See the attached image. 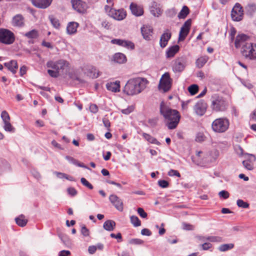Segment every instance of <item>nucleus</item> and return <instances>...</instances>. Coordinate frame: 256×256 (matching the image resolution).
Wrapping results in <instances>:
<instances>
[{"instance_id": "obj_28", "label": "nucleus", "mask_w": 256, "mask_h": 256, "mask_svg": "<svg viewBox=\"0 0 256 256\" xmlns=\"http://www.w3.org/2000/svg\"><path fill=\"white\" fill-rule=\"evenodd\" d=\"M114 60L118 64H124L126 62V56L120 52L116 53L113 56Z\"/></svg>"}, {"instance_id": "obj_43", "label": "nucleus", "mask_w": 256, "mask_h": 256, "mask_svg": "<svg viewBox=\"0 0 256 256\" xmlns=\"http://www.w3.org/2000/svg\"><path fill=\"white\" fill-rule=\"evenodd\" d=\"M207 240L210 242H222V238L220 236H208Z\"/></svg>"}, {"instance_id": "obj_49", "label": "nucleus", "mask_w": 256, "mask_h": 256, "mask_svg": "<svg viewBox=\"0 0 256 256\" xmlns=\"http://www.w3.org/2000/svg\"><path fill=\"white\" fill-rule=\"evenodd\" d=\"M80 181L84 186H86L90 190L93 188V186L85 178H81Z\"/></svg>"}, {"instance_id": "obj_45", "label": "nucleus", "mask_w": 256, "mask_h": 256, "mask_svg": "<svg viewBox=\"0 0 256 256\" xmlns=\"http://www.w3.org/2000/svg\"><path fill=\"white\" fill-rule=\"evenodd\" d=\"M236 204L238 206L242 208H248L249 206V204L246 202H244L242 200H238L236 202Z\"/></svg>"}, {"instance_id": "obj_22", "label": "nucleus", "mask_w": 256, "mask_h": 256, "mask_svg": "<svg viewBox=\"0 0 256 256\" xmlns=\"http://www.w3.org/2000/svg\"><path fill=\"white\" fill-rule=\"evenodd\" d=\"M12 24L15 27H22L24 25V19L22 14L14 16L12 20Z\"/></svg>"}, {"instance_id": "obj_29", "label": "nucleus", "mask_w": 256, "mask_h": 256, "mask_svg": "<svg viewBox=\"0 0 256 256\" xmlns=\"http://www.w3.org/2000/svg\"><path fill=\"white\" fill-rule=\"evenodd\" d=\"M179 46L175 45L170 47L166 52V56L168 58H172L179 50Z\"/></svg>"}, {"instance_id": "obj_41", "label": "nucleus", "mask_w": 256, "mask_h": 256, "mask_svg": "<svg viewBox=\"0 0 256 256\" xmlns=\"http://www.w3.org/2000/svg\"><path fill=\"white\" fill-rule=\"evenodd\" d=\"M96 70L94 68H90L88 69V72L87 74V76L90 78H96L98 77V74H96L94 71Z\"/></svg>"}, {"instance_id": "obj_56", "label": "nucleus", "mask_w": 256, "mask_h": 256, "mask_svg": "<svg viewBox=\"0 0 256 256\" xmlns=\"http://www.w3.org/2000/svg\"><path fill=\"white\" fill-rule=\"evenodd\" d=\"M138 213L142 218H146L147 217V214L144 212V209L141 208H138Z\"/></svg>"}, {"instance_id": "obj_37", "label": "nucleus", "mask_w": 256, "mask_h": 256, "mask_svg": "<svg viewBox=\"0 0 256 256\" xmlns=\"http://www.w3.org/2000/svg\"><path fill=\"white\" fill-rule=\"evenodd\" d=\"M24 36L28 38H35L38 36V31L36 30H32L24 34Z\"/></svg>"}, {"instance_id": "obj_58", "label": "nucleus", "mask_w": 256, "mask_h": 256, "mask_svg": "<svg viewBox=\"0 0 256 256\" xmlns=\"http://www.w3.org/2000/svg\"><path fill=\"white\" fill-rule=\"evenodd\" d=\"M182 228L184 230H192L194 228L193 226L184 222L182 224Z\"/></svg>"}, {"instance_id": "obj_38", "label": "nucleus", "mask_w": 256, "mask_h": 256, "mask_svg": "<svg viewBox=\"0 0 256 256\" xmlns=\"http://www.w3.org/2000/svg\"><path fill=\"white\" fill-rule=\"evenodd\" d=\"M130 220L131 223L134 225V226L137 227L141 225V222L136 216H131Z\"/></svg>"}, {"instance_id": "obj_9", "label": "nucleus", "mask_w": 256, "mask_h": 256, "mask_svg": "<svg viewBox=\"0 0 256 256\" xmlns=\"http://www.w3.org/2000/svg\"><path fill=\"white\" fill-rule=\"evenodd\" d=\"M186 58L185 56L178 58L173 61L172 70L174 72H182L186 66Z\"/></svg>"}, {"instance_id": "obj_33", "label": "nucleus", "mask_w": 256, "mask_h": 256, "mask_svg": "<svg viewBox=\"0 0 256 256\" xmlns=\"http://www.w3.org/2000/svg\"><path fill=\"white\" fill-rule=\"evenodd\" d=\"M142 136L146 140H148V142L152 144H156L157 145L160 144V142L158 141L156 138H154L152 137V136L148 134L143 133Z\"/></svg>"}, {"instance_id": "obj_44", "label": "nucleus", "mask_w": 256, "mask_h": 256, "mask_svg": "<svg viewBox=\"0 0 256 256\" xmlns=\"http://www.w3.org/2000/svg\"><path fill=\"white\" fill-rule=\"evenodd\" d=\"M200 246L204 250H210L211 252L212 251V250L210 249L212 248V245L210 242H205L204 244H200Z\"/></svg>"}, {"instance_id": "obj_19", "label": "nucleus", "mask_w": 256, "mask_h": 256, "mask_svg": "<svg viewBox=\"0 0 256 256\" xmlns=\"http://www.w3.org/2000/svg\"><path fill=\"white\" fill-rule=\"evenodd\" d=\"M141 32L144 40H150L153 33V28L150 26L144 25L141 28Z\"/></svg>"}, {"instance_id": "obj_36", "label": "nucleus", "mask_w": 256, "mask_h": 256, "mask_svg": "<svg viewBox=\"0 0 256 256\" xmlns=\"http://www.w3.org/2000/svg\"><path fill=\"white\" fill-rule=\"evenodd\" d=\"M189 13L188 8L186 6H183L182 10H180L178 14V17L180 18H184Z\"/></svg>"}, {"instance_id": "obj_53", "label": "nucleus", "mask_w": 256, "mask_h": 256, "mask_svg": "<svg viewBox=\"0 0 256 256\" xmlns=\"http://www.w3.org/2000/svg\"><path fill=\"white\" fill-rule=\"evenodd\" d=\"M218 196L220 198H222L224 199H226L229 197L230 194L227 191L222 190L219 192Z\"/></svg>"}, {"instance_id": "obj_5", "label": "nucleus", "mask_w": 256, "mask_h": 256, "mask_svg": "<svg viewBox=\"0 0 256 256\" xmlns=\"http://www.w3.org/2000/svg\"><path fill=\"white\" fill-rule=\"evenodd\" d=\"M229 121L225 118H218L215 120L212 124V130L216 132H224L229 126Z\"/></svg>"}, {"instance_id": "obj_52", "label": "nucleus", "mask_w": 256, "mask_h": 256, "mask_svg": "<svg viewBox=\"0 0 256 256\" xmlns=\"http://www.w3.org/2000/svg\"><path fill=\"white\" fill-rule=\"evenodd\" d=\"M80 232L84 236H88L90 235L89 230L84 225L82 226Z\"/></svg>"}, {"instance_id": "obj_12", "label": "nucleus", "mask_w": 256, "mask_h": 256, "mask_svg": "<svg viewBox=\"0 0 256 256\" xmlns=\"http://www.w3.org/2000/svg\"><path fill=\"white\" fill-rule=\"evenodd\" d=\"M192 24L190 19L188 20L182 26L178 36V40H184L189 33Z\"/></svg>"}, {"instance_id": "obj_10", "label": "nucleus", "mask_w": 256, "mask_h": 256, "mask_svg": "<svg viewBox=\"0 0 256 256\" xmlns=\"http://www.w3.org/2000/svg\"><path fill=\"white\" fill-rule=\"evenodd\" d=\"M244 12L242 8L238 3H236L231 12V16L232 19L234 21L239 22L243 18Z\"/></svg>"}, {"instance_id": "obj_27", "label": "nucleus", "mask_w": 256, "mask_h": 256, "mask_svg": "<svg viewBox=\"0 0 256 256\" xmlns=\"http://www.w3.org/2000/svg\"><path fill=\"white\" fill-rule=\"evenodd\" d=\"M4 64L13 74L16 72V70L18 68L16 61L12 60L10 62L4 63Z\"/></svg>"}, {"instance_id": "obj_62", "label": "nucleus", "mask_w": 256, "mask_h": 256, "mask_svg": "<svg viewBox=\"0 0 256 256\" xmlns=\"http://www.w3.org/2000/svg\"><path fill=\"white\" fill-rule=\"evenodd\" d=\"M90 110L92 113H96L98 110V108L96 105L92 104L90 106Z\"/></svg>"}, {"instance_id": "obj_13", "label": "nucleus", "mask_w": 256, "mask_h": 256, "mask_svg": "<svg viewBox=\"0 0 256 256\" xmlns=\"http://www.w3.org/2000/svg\"><path fill=\"white\" fill-rule=\"evenodd\" d=\"M126 16V12L124 9H110L109 11V16L118 20H124Z\"/></svg>"}, {"instance_id": "obj_47", "label": "nucleus", "mask_w": 256, "mask_h": 256, "mask_svg": "<svg viewBox=\"0 0 256 256\" xmlns=\"http://www.w3.org/2000/svg\"><path fill=\"white\" fill-rule=\"evenodd\" d=\"M1 117L4 121V122L10 121V116L8 113L5 110H4L2 112Z\"/></svg>"}, {"instance_id": "obj_25", "label": "nucleus", "mask_w": 256, "mask_h": 256, "mask_svg": "<svg viewBox=\"0 0 256 256\" xmlns=\"http://www.w3.org/2000/svg\"><path fill=\"white\" fill-rule=\"evenodd\" d=\"M80 72L78 70H72L68 72V75L69 78L72 80H77L80 82H84V80H82L79 74Z\"/></svg>"}, {"instance_id": "obj_48", "label": "nucleus", "mask_w": 256, "mask_h": 256, "mask_svg": "<svg viewBox=\"0 0 256 256\" xmlns=\"http://www.w3.org/2000/svg\"><path fill=\"white\" fill-rule=\"evenodd\" d=\"M246 9L248 12L252 14L256 11V5L254 4H250L247 6Z\"/></svg>"}, {"instance_id": "obj_4", "label": "nucleus", "mask_w": 256, "mask_h": 256, "mask_svg": "<svg viewBox=\"0 0 256 256\" xmlns=\"http://www.w3.org/2000/svg\"><path fill=\"white\" fill-rule=\"evenodd\" d=\"M241 53L243 56L249 60H256V44L247 42L242 46Z\"/></svg>"}, {"instance_id": "obj_60", "label": "nucleus", "mask_w": 256, "mask_h": 256, "mask_svg": "<svg viewBox=\"0 0 256 256\" xmlns=\"http://www.w3.org/2000/svg\"><path fill=\"white\" fill-rule=\"evenodd\" d=\"M66 159L68 160L70 163H72L74 165L78 164V160L70 156H66Z\"/></svg>"}, {"instance_id": "obj_15", "label": "nucleus", "mask_w": 256, "mask_h": 256, "mask_svg": "<svg viewBox=\"0 0 256 256\" xmlns=\"http://www.w3.org/2000/svg\"><path fill=\"white\" fill-rule=\"evenodd\" d=\"M109 200L111 203L114 207L119 211L122 212L124 209L123 202L115 194H111L109 197Z\"/></svg>"}, {"instance_id": "obj_57", "label": "nucleus", "mask_w": 256, "mask_h": 256, "mask_svg": "<svg viewBox=\"0 0 256 256\" xmlns=\"http://www.w3.org/2000/svg\"><path fill=\"white\" fill-rule=\"evenodd\" d=\"M158 184L159 186L162 188H166L168 186V182L165 180H158Z\"/></svg>"}, {"instance_id": "obj_31", "label": "nucleus", "mask_w": 256, "mask_h": 256, "mask_svg": "<svg viewBox=\"0 0 256 256\" xmlns=\"http://www.w3.org/2000/svg\"><path fill=\"white\" fill-rule=\"evenodd\" d=\"M116 226V222L112 220H106L103 225V228L104 230L108 231H112L113 230Z\"/></svg>"}, {"instance_id": "obj_18", "label": "nucleus", "mask_w": 256, "mask_h": 256, "mask_svg": "<svg viewBox=\"0 0 256 256\" xmlns=\"http://www.w3.org/2000/svg\"><path fill=\"white\" fill-rule=\"evenodd\" d=\"M172 36V34L168 29L166 30L161 36L160 40V46L161 48H165Z\"/></svg>"}, {"instance_id": "obj_42", "label": "nucleus", "mask_w": 256, "mask_h": 256, "mask_svg": "<svg viewBox=\"0 0 256 256\" xmlns=\"http://www.w3.org/2000/svg\"><path fill=\"white\" fill-rule=\"evenodd\" d=\"M4 128L6 131L13 132H14V128L12 126L10 122V121L4 122Z\"/></svg>"}, {"instance_id": "obj_23", "label": "nucleus", "mask_w": 256, "mask_h": 256, "mask_svg": "<svg viewBox=\"0 0 256 256\" xmlns=\"http://www.w3.org/2000/svg\"><path fill=\"white\" fill-rule=\"evenodd\" d=\"M130 9L132 14L136 16H139L143 14V8L140 6H138L134 3L131 4L130 5Z\"/></svg>"}, {"instance_id": "obj_8", "label": "nucleus", "mask_w": 256, "mask_h": 256, "mask_svg": "<svg viewBox=\"0 0 256 256\" xmlns=\"http://www.w3.org/2000/svg\"><path fill=\"white\" fill-rule=\"evenodd\" d=\"M171 84L172 79L170 78L169 74L168 72L164 73L160 80L158 85L159 90L164 92H166L170 90Z\"/></svg>"}, {"instance_id": "obj_59", "label": "nucleus", "mask_w": 256, "mask_h": 256, "mask_svg": "<svg viewBox=\"0 0 256 256\" xmlns=\"http://www.w3.org/2000/svg\"><path fill=\"white\" fill-rule=\"evenodd\" d=\"M68 192L72 196H74L76 194L77 192L74 188H69L67 190Z\"/></svg>"}, {"instance_id": "obj_3", "label": "nucleus", "mask_w": 256, "mask_h": 256, "mask_svg": "<svg viewBox=\"0 0 256 256\" xmlns=\"http://www.w3.org/2000/svg\"><path fill=\"white\" fill-rule=\"evenodd\" d=\"M69 62L64 60L57 61L49 60L46 62V66L51 68L48 70V73L52 78H58L60 73L69 66Z\"/></svg>"}, {"instance_id": "obj_61", "label": "nucleus", "mask_w": 256, "mask_h": 256, "mask_svg": "<svg viewBox=\"0 0 256 256\" xmlns=\"http://www.w3.org/2000/svg\"><path fill=\"white\" fill-rule=\"evenodd\" d=\"M141 234L144 236H150L152 232L148 229L144 228L141 230Z\"/></svg>"}, {"instance_id": "obj_26", "label": "nucleus", "mask_w": 256, "mask_h": 256, "mask_svg": "<svg viewBox=\"0 0 256 256\" xmlns=\"http://www.w3.org/2000/svg\"><path fill=\"white\" fill-rule=\"evenodd\" d=\"M150 11L151 14L154 16H159L162 13V10L160 4L156 2H153L150 7Z\"/></svg>"}, {"instance_id": "obj_17", "label": "nucleus", "mask_w": 256, "mask_h": 256, "mask_svg": "<svg viewBox=\"0 0 256 256\" xmlns=\"http://www.w3.org/2000/svg\"><path fill=\"white\" fill-rule=\"evenodd\" d=\"M111 42L118 46H122L128 49L133 50L134 48V44L133 42L120 39H114L111 40Z\"/></svg>"}, {"instance_id": "obj_11", "label": "nucleus", "mask_w": 256, "mask_h": 256, "mask_svg": "<svg viewBox=\"0 0 256 256\" xmlns=\"http://www.w3.org/2000/svg\"><path fill=\"white\" fill-rule=\"evenodd\" d=\"M244 160L242 161L244 166L248 170L254 168V163L256 161V157L254 154L245 153L244 154Z\"/></svg>"}, {"instance_id": "obj_2", "label": "nucleus", "mask_w": 256, "mask_h": 256, "mask_svg": "<svg viewBox=\"0 0 256 256\" xmlns=\"http://www.w3.org/2000/svg\"><path fill=\"white\" fill-rule=\"evenodd\" d=\"M148 81L144 78H136L129 80L126 84L124 92L128 95L137 94L146 86Z\"/></svg>"}, {"instance_id": "obj_7", "label": "nucleus", "mask_w": 256, "mask_h": 256, "mask_svg": "<svg viewBox=\"0 0 256 256\" xmlns=\"http://www.w3.org/2000/svg\"><path fill=\"white\" fill-rule=\"evenodd\" d=\"M15 40L14 34L9 30L0 28V42L6 44H12Z\"/></svg>"}, {"instance_id": "obj_16", "label": "nucleus", "mask_w": 256, "mask_h": 256, "mask_svg": "<svg viewBox=\"0 0 256 256\" xmlns=\"http://www.w3.org/2000/svg\"><path fill=\"white\" fill-rule=\"evenodd\" d=\"M206 104L204 100H200L194 105V110L198 115L202 116L206 112Z\"/></svg>"}, {"instance_id": "obj_24", "label": "nucleus", "mask_w": 256, "mask_h": 256, "mask_svg": "<svg viewBox=\"0 0 256 256\" xmlns=\"http://www.w3.org/2000/svg\"><path fill=\"white\" fill-rule=\"evenodd\" d=\"M106 88L112 92H116L120 90V82L116 81L114 82H108L106 84Z\"/></svg>"}, {"instance_id": "obj_50", "label": "nucleus", "mask_w": 256, "mask_h": 256, "mask_svg": "<svg viewBox=\"0 0 256 256\" xmlns=\"http://www.w3.org/2000/svg\"><path fill=\"white\" fill-rule=\"evenodd\" d=\"M134 110L133 106H128L126 108L122 109L121 110V112L125 114H128L132 112Z\"/></svg>"}, {"instance_id": "obj_35", "label": "nucleus", "mask_w": 256, "mask_h": 256, "mask_svg": "<svg viewBox=\"0 0 256 256\" xmlns=\"http://www.w3.org/2000/svg\"><path fill=\"white\" fill-rule=\"evenodd\" d=\"M234 246V244H223L220 246L218 249L220 252H226L229 250L232 249Z\"/></svg>"}, {"instance_id": "obj_32", "label": "nucleus", "mask_w": 256, "mask_h": 256, "mask_svg": "<svg viewBox=\"0 0 256 256\" xmlns=\"http://www.w3.org/2000/svg\"><path fill=\"white\" fill-rule=\"evenodd\" d=\"M208 57L206 56L200 57L197 60L196 62L197 66L199 68H202L204 65V64L208 62Z\"/></svg>"}, {"instance_id": "obj_64", "label": "nucleus", "mask_w": 256, "mask_h": 256, "mask_svg": "<svg viewBox=\"0 0 256 256\" xmlns=\"http://www.w3.org/2000/svg\"><path fill=\"white\" fill-rule=\"evenodd\" d=\"M32 176L37 180H40L41 178V175L40 172L35 170L32 171Z\"/></svg>"}, {"instance_id": "obj_34", "label": "nucleus", "mask_w": 256, "mask_h": 256, "mask_svg": "<svg viewBox=\"0 0 256 256\" xmlns=\"http://www.w3.org/2000/svg\"><path fill=\"white\" fill-rule=\"evenodd\" d=\"M15 220L16 224L22 227L25 226L28 222L27 220L25 218L23 215H21L18 218H16Z\"/></svg>"}, {"instance_id": "obj_6", "label": "nucleus", "mask_w": 256, "mask_h": 256, "mask_svg": "<svg viewBox=\"0 0 256 256\" xmlns=\"http://www.w3.org/2000/svg\"><path fill=\"white\" fill-rule=\"evenodd\" d=\"M227 104L224 99L218 96H214L212 98L211 108L216 112L224 111L226 110Z\"/></svg>"}, {"instance_id": "obj_30", "label": "nucleus", "mask_w": 256, "mask_h": 256, "mask_svg": "<svg viewBox=\"0 0 256 256\" xmlns=\"http://www.w3.org/2000/svg\"><path fill=\"white\" fill-rule=\"evenodd\" d=\"M78 26V24L76 22H69L66 28L68 34H72L76 33Z\"/></svg>"}, {"instance_id": "obj_40", "label": "nucleus", "mask_w": 256, "mask_h": 256, "mask_svg": "<svg viewBox=\"0 0 256 256\" xmlns=\"http://www.w3.org/2000/svg\"><path fill=\"white\" fill-rule=\"evenodd\" d=\"M49 19L54 27L56 28H58L60 26V22L58 19L54 18L52 16H50Z\"/></svg>"}, {"instance_id": "obj_63", "label": "nucleus", "mask_w": 256, "mask_h": 256, "mask_svg": "<svg viewBox=\"0 0 256 256\" xmlns=\"http://www.w3.org/2000/svg\"><path fill=\"white\" fill-rule=\"evenodd\" d=\"M70 254V252L69 250H62L58 254V256H68Z\"/></svg>"}, {"instance_id": "obj_1", "label": "nucleus", "mask_w": 256, "mask_h": 256, "mask_svg": "<svg viewBox=\"0 0 256 256\" xmlns=\"http://www.w3.org/2000/svg\"><path fill=\"white\" fill-rule=\"evenodd\" d=\"M160 114L166 120L169 129L172 130L177 126L180 118L178 110L172 109L166 103L162 102L160 104Z\"/></svg>"}, {"instance_id": "obj_55", "label": "nucleus", "mask_w": 256, "mask_h": 256, "mask_svg": "<svg viewBox=\"0 0 256 256\" xmlns=\"http://www.w3.org/2000/svg\"><path fill=\"white\" fill-rule=\"evenodd\" d=\"M168 175L170 176H176L178 178L180 176V174L178 170H170L168 172Z\"/></svg>"}, {"instance_id": "obj_14", "label": "nucleus", "mask_w": 256, "mask_h": 256, "mask_svg": "<svg viewBox=\"0 0 256 256\" xmlns=\"http://www.w3.org/2000/svg\"><path fill=\"white\" fill-rule=\"evenodd\" d=\"M72 8L80 13L84 12L88 8L86 2L81 0H72Z\"/></svg>"}, {"instance_id": "obj_46", "label": "nucleus", "mask_w": 256, "mask_h": 256, "mask_svg": "<svg viewBox=\"0 0 256 256\" xmlns=\"http://www.w3.org/2000/svg\"><path fill=\"white\" fill-rule=\"evenodd\" d=\"M234 150L236 152L239 156H242L244 158V150L240 146H236L234 148Z\"/></svg>"}, {"instance_id": "obj_51", "label": "nucleus", "mask_w": 256, "mask_h": 256, "mask_svg": "<svg viewBox=\"0 0 256 256\" xmlns=\"http://www.w3.org/2000/svg\"><path fill=\"white\" fill-rule=\"evenodd\" d=\"M130 243L132 244L138 245L144 243V241L139 238H133L130 240Z\"/></svg>"}, {"instance_id": "obj_39", "label": "nucleus", "mask_w": 256, "mask_h": 256, "mask_svg": "<svg viewBox=\"0 0 256 256\" xmlns=\"http://www.w3.org/2000/svg\"><path fill=\"white\" fill-rule=\"evenodd\" d=\"M188 90L192 95H194L198 92V86L196 84H192L188 87Z\"/></svg>"}, {"instance_id": "obj_54", "label": "nucleus", "mask_w": 256, "mask_h": 256, "mask_svg": "<svg viewBox=\"0 0 256 256\" xmlns=\"http://www.w3.org/2000/svg\"><path fill=\"white\" fill-rule=\"evenodd\" d=\"M205 136L202 133H198L196 138V140L198 142H202L204 140Z\"/></svg>"}, {"instance_id": "obj_20", "label": "nucleus", "mask_w": 256, "mask_h": 256, "mask_svg": "<svg viewBox=\"0 0 256 256\" xmlns=\"http://www.w3.org/2000/svg\"><path fill=\"white\" fill-rule=\"evenodd\" d=\"M52 0H31L32 4L37 8L45 9L52 4Z\"/></svg>"}, {"instance_id": "obj_21", "label": "nucleus", "mask_w": 256, "mask_h": 256, "mask_svg": "<svg viewBox=\"0 0 256 256\" xmlns=\"http://www.w3.org/2000/svg\"><path fill=\"white\" fill-rule=\"evenodd\" d=\"M247 42H250V38L248 36L244 34H238L234 42L235 46L238 48L242 46H242Z\"/></svg>"}]
</instances>
